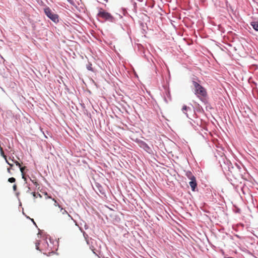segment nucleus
Instances as JSON below:
<instances>
[{"mask_svg":"<svg viewBox=\"0 0 258 258\" xmlns=\"http://www.w3.org/2000/svg\"><path fill=\"white\" fill-rule=\"evenodd\" d=\"M195 94L201 100L205 99L207 96L206 90L196 81H192Z\"/></svg>","mask_w":258,"mask_h":258,"instance_id":"nucleus-1","label":"nucleus"},{"mask_svg":"<svg viewBox=\"0 0 258 258\" xmlns=\"http://www.w3.org/2000/svg\"><path fill=\"white\" fill-rule=\"evenodd\" d=\"M44 11L45 15L52 21L55 23L58 21V15L53 13L49 7L45 8Z\"/></svg>","mask_w":258,"mask_h":258,"instance_id":"nucleus-2","label":"nucleus"},{"mask_svg":"<svg viewBox=\"0 0 258 258\" xmlns=\"http://www.w3.org/2000/svg\"><path fill=\"white\" fill-rule=\"evenodd\" d=\"M98 16L104 19L106 21H108L110 22H112L113 20V17L111 16V15L102 9H101V10L99 11V13L98 14Z\"/></svg>","mask_w":258,"mask_h":258,"instance_id":"nucleus-3","label":"nucleus"},{"mask_svg":"<svg viewBox=\"0 0 258 258\" xmlns=\"http://www.w3.org/2000/svg\"><path fill=\"white\" fill-rule=\"evenodd\" d=\"M11 160H12V161L14 163H15L17 166H18L20 167V169L22 175V178L25 180L26 178H25V176H24V170H25L26 167H25V166L24 167H21V164L19 162L16 161V160H14V158L11 159Z\"/></svg>","mask_w":258,"mask_h":258,"instance_id":"nucleus-4","label":"nucleus"},{"mask_svg":"<svg viewBox=\"0 0 258 258\" xmlns=\"http://www.w3.org/2000/svg\"><path fill=\"white\" fill-rule=\"evenodd\" d=\"M60 212L62 213L63 215H65L67 216V218L68 220L72 221L73 220V218L72 216L68 213V212L63 209L61 207L60 208Z\"/></svg>","mask_w":258,"mask_h":258,"instance_id":"nucleus-5","label":"nucleus"},{"mask_svg":"<svg viewBox=\"0 0 258 258\" xmlns=\"http://www.w3.org/2000/svg\"><path fill=\"white\" fill-rule=\"evenodd\" d=\"M189 184L192 190L195 191L197 186L196 178L194 179L190 180V181L189 182Z\"/></svg>","mask_w":258,"mask_h":258,"instance_id":"nucleus-6","label":"nucleus"},{"mask_svg":"<svg viewBox=\"0 0 258 258\" xmlns=\"http://www.w3.org/2000/svg\"><path fill=\"white\" fill-rule=\"evenodd\" d=\"M185 175L187 177V178L190 179H194L196 177L195 176L192 174L191 171H187L185 173Z\"/></svg>","mask_w":258,"mask_h":258,"instance_id":"nucleus-7","label":"nucleus"},{"mask_svg":"<svg viewBox=\"0 0 258 258\" xmlns=\"http://www.w3.org/2000/svg\"><path fill=\"white\" fill-rule=\"evenodd\" d=\"M251 25L255 30L258 31V22H251Z\"/></svg>","mask_w":258,"mask_h":258,"instance_id":"nucleus-8","label":"nucleus"},{"mask_svg":"<svg viewBox=\"0 0 258 258\" xmlns=\"http://www.w3.org/2000/svg\"><path fill=\"white\" fill-rule=\"evenodd\" d=\"M142 147L147 151L149 152L151 151L150 148L146 143H143Z\"/></svg>","mask_w":258,"mask_h":258,"instance_id":"nucleus-9","label":"nucleus"},{"mask_svg":"<svg viewBox=\"0 0 258 258\" xmlns=\"http://www.w3.org/2000/svg\"><path fill=\"white\" fill-rule=\"evenodd\" d=\"M0 150L2 156H3V157L5 158V160H6V159H7V156L5 155L3 148L1 147H0Z\"/></svg>","mask_w":258,"mask_h":258,"instance_id":"nucleus-10","label":"nucleus"},{"mask_svg":"<svg viewBox=\"0 0 258 258\" xmlns=\"http://www.w3.org/2000/svg\"><path fill=\"white\" fill-rule=\"evenodd\" d=\"M52 200L54 202V205L55 207H58L59 208H61V206L58 203V202L54 199H52Z\"/></svg>","mask_w":258,"mask_h":258,"instance_id":"nucleus-11","label":"nucleus"},{"mask_svg":"<svg viewBox=\"0 0 258 258\" xmlns=\"http://www.w3.org/2000/svg\"><path fill=\"white\" fill-rule=\"evenodd\" d=\"M33 196L34 198H37L38 197H41V196L39 193H36L35 192H32Z\"/></svg>","mask_w":258,"mask_h":258,"instance_id":"nucleus-12","label":"nucleus"},{"mask_svg":"<svg viewBox=\"0 0 258 258\" xmlns=\"http://www.w3.org/2000/svg\"><path fill=\"white\" fill-rule=\"evenodd\" d=\"M8 181L11 183H13L16 181V179L14 177H11L8 179Z\"/></svg>","mask_w":258,"mask_h":258,"instance_id":"nucleus-13","label":"nucleus"},{"mask_svg":"<svg viewBox=\"0 0 258 258\" xmlns=\"http://www.w3.org/2000/svg\"><path fill=\"white\" fill-rule=\"evenodd\" d=\"M189 109V107H187L186 106L184 105L182 107V111L184 112L185 111H187V110Z\"/></svg>","mask_w":258,"mask_h":258,"instance_id":"nucleus-14","label":"nucleus"},{"mask_svg":"<svg viewBox=\"0 0 258 258\" xmlns=\"http://www.w3.org/2000/svg\"><path fill=\"white\" fill-rule=\"evenodd\" d=\"M6 161L10 166V167L12 168L13 167V163L9 162L7 159H6Z\"/></svg>","mask_w":258,"mask_h":258,"instance_id":"nucleus-15","label":"nucleus"},{"mask_svg":"<svg viewBox=\"0 0 258 258\" xmlns=\"http://www.w3.org/2000/svg\"><path fill=\"white\" fill-rule=\"evenodd\" d=\"M39 244V243H38V242H36V243H35V245H36V248L37 250H39V246H38Z\"/></svg>","mask_w":258,"mask_h":258,"instance_id":"nucleus-16","label":"nucleus"},{"mask_svg":"<svg viewBox=\"0 0 258 258\" xmlns=\"http://www.w3.org/2000/svg\"><path fill=\"white\" fill-rule=\"evenodd\" d=\"M13 188L14 191H16L17 190V185H16V184H14L13 186Z\"/></svg>","mask_w":258,"mask_h":258,"instance_id":"nucleus-17","label":"nucleus"},{"mask_svg":"<svg viewBox=\"0 0 258 258\" xmlns=\"http://www.w3.org/2000/svg\"><path fill=\"white\" fill-rule=\"evenodd\" d=\"M11 169H12V168H11V167L8 168L7 169V171H8V173H11Z\"/></svg>","mask_w":258,"mask_h":258,"instance_id":"nucleus-18","label":"nucleus"},{"mask_svg":"<svg viewBox=\"0 0 258 258\" xmlns=\"http://www.w3.org/2000/svg\"><path fill=\"white\" fill-rule=\"evenodd\" d=\"M48 198L52 199L51 197H48Z\"/></svg>","mask_w":258,"mask_h":258,"instance_id":"nucleus-19","label":"nucleus"}]
</instances>
